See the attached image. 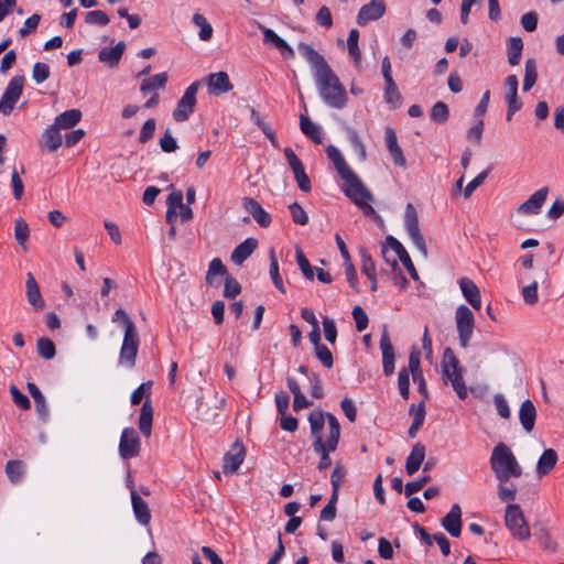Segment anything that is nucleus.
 Listing matches in <instances>:
<instances>
[{
	"label": "nucleus",
	"instance_id": "nucleus-12",
	"mask_svg": "<svg viewBox=\"0 0 564 564\" xmlns=\"http://www.w3.org/2000/svg\"><path fill=\"white\" fill-rule=\"evenodd\" d=\"M24 86V77L22 75L13 76L0 99V112L8 116L13 110L17 101L20 99Z\"/></svg>",
	"mask_w": 564,
	"mask_h": 564
},
{
	"label": "nucleus",
	"instance_id": "nucleus-53",
	"mask_svg": "<svg viewBox=\"0 0 564 564\" xmlns=\"http://www.w3.org/2000/svg\"><path fill=\"white\" fill-rule=\"evenodd\" d=\"M316 358L322 362L325 368H332L334 359L332 351L325 345H318L314 347Z\"/></svg>",
	"mask_w": 564,
	"mask_h": 564
},
{
	"label": "nucleus",
	"instance_id": "nucleus-29",
	"mask_svg": "<svg viewBox=\"0 0 564 564\" xmlns=\"http://www.w3.org/2000/svg\"><path fill=\"white\" fill-rule=\"evenodd\" d=\"M260 30L263 34V41L264 43H271L274 45L283 56L288 58H292L294 56L293 48L281 37L279 36L273 30L260 25Z\"/></svg>",
	"mask_w": 564,
	"mask_h": 564
},
{
	"label": "nucleus",
	"instance_id": "nucleus-51",
	"mask_svg": "<svg viewBox=\"0 0 564 564\" xmlns=\"http://www.w3.org/2000/svg\"><path fill=\"white\" fill-rule=\"evenodd\" d=\"M498 498L501 501H513L517 495V486L509 480H498Z\"/></svg>",
	"mask_w": 564,
	"mask_h": 564
},
{
	"label": "nucleus",
	"instance_id": "nucleus-9",
	"mask_svg": "<svg viewBox=\"0 0 564 564\" xmlns=\"http://www.w3.org/2000/svg\"><path fill=\"white\" fill-rule=\"evenodd\" d=\"M404 227L413 245L424 259L427 258V248L419 226V217L415 207L409 203L404 213Z\"/></svg>",
	"mask_w": 564,
	"mask_h": 564
},
{
	"label": "nucleus",
	"instance_id": "nucleus-61",
	"mask_svg": "<svg viewBox=\"0 0 564 564\" xmlns=\"http://www.w3.org/2000/svg\"><path fill=\"white\" fill-rule=\"evenodd\" d=\"M398 386L401 397L406 400L409 398L410 392V380L408 369L403 368L399 371Z\"/></svg>",
	"mask_w": 564,
	"mask_h": 564
},
{
	"label": "nucleus",
	"instance_id": "nucleus-43",
	"mask_svg": "<svg viewBox=\"0 0 564 564\" xmlns=\"http://www.w3.org/2000/svg\"><path fill=\"white\" fill-rule=\"evenodd\" d=\"M227 273V269L221 262L219 258H215L210 261L207 275H206V282L210 286H218L219 283L215 281V276L217 275H225Z\"/></svg>",
	"mask_w": 564,
	"mask_h": 564
},
{
	"label": "nucleus",
	"instance_id": "nucleus-13",
	"mask_svg": "<svg viewBox=\"0 0 564 564\" xmlns=\"http://www.w3.org/2000/svg\"><path fill=\"white\" fill-rule=\"evenodd\" d=\"M284 155L294 174L300 189L304 193H308L312 188L311 181L305 172L302 161L297 158L291 148L284 149Z\"/></svg>",
	"mask_w": 564,
	"mask_h": 564
},
{
	"label": "nucleus",
	"instance_id": "nucleus-48",
	"mask_svg": "<svg viewBox=\"0 0 564 564\" xmlns=\"http://www.w3.org/2000/svg\"><path fill=\"white\" fill-rule=\"evenodd\" d=\"M36 350L40 357L51 360L56 355V347L52 339L41 337L36 341Z\"/></svg>",
	"mask_w": 564,
	"mask_h": 564
},
{
	"label": "nucleus",
	"instance_id": "nucleus-50",
	"mask_svg": "<svg viewBox=\"0 0 564 564\" xmlns=\"http://www.w3.org/2000/svg\"><path fill=\"white\" fill-rule=\"evenodd\" d=\"M6 474L11 482H19L24 474V464L22 460H8L6 464Z\"/></svg>",
	"mask_w": 564,
	"mask_h": 564
},
{
	"label": "nucleus",
	"instance_id": "nucleus-49",
	"mask_svg": "<svg viewBox=\"0 0 564 564\" xmlns=\"http://www.w3.org/2000/svg\"><path fill=\"white\" fill-rule=\"evenodd\" d=\"M269 259H270V276L272 279V282L274 286L282 293H285V289L283 285L282 278L279 273V262L275 256V252L273 249L269 251Z\"/></svg>",
	"mask_w": 564,
	"mask_h": 564
},
{
	"label": "nucleus",
	"instance_id": "nucleus-15",
	"mask_svg": "<svg viewBox=\"0 0 564 564\" xmlns=\"http://www.w3.org/2000/svg\"><path fill=\"white\" fill-rule=\"evenodd\" d=\"M119 453L123 459L132 458L139 455L140 440L134 429L127 427L122 431L119 443Z\"/></svg>",
	"mask_w": 564,
	"mask_h": 564
},
{
	"label": "nucleus",
	"instance_id": "nucleus-18",
	"mask_svg": "<svg viewBox=\"0 0 564 564\" xmlns=\"http://www.w3.org/2000/svg\"><path fill=\"white\" fill-rule=\"evenodd\" d=\"M386 13L384 0H371L362 6L357 15V23L366 25L370 21L380 19Z\"/></svg>",
	"mask_w": 564,
	"mask_h": 564
},
{
	"label": "nucleus",
	"instance_id": "nucleus-45",
	"mask_svg": "<svg viewBox=\"0 0 564 564\" xmlns=\"http://www.w3.org/2000/svg\"><path fill=\"white\" fill-rule=\"evenodd\" d=\"M538 79V69L536 63L533 58H529L525 61L524 65V79H523V90L529 91Z\"/></svg>",
	"mask_w": 564,
	"mask_h": 564
},
{
	"label": "nucleus",
	"instance_id": "nucleus-47",
	"mask_svg": "<svg viewBox=\"0 0 564 564\" xmlns=\"http://www.w3.org/2000/svg\"><path fill=\"white\" fill-rule=\"evenodd\" d=\"M28 390L34 400L37 413L42 417H45L47 415V406H46V401H45L44 395L42 394L40 389L36 387V384L33 382L28 383Z\"/></svg>",
	"mask_w": 564,
	"mask_h": 564
},
{
	"label": "nucleus",
	"instance_id": "nucleus-63",
	"mask_svg": "<svg viewBox=\"0 0 564 564\" xmlns=\"http://www.w3.org/2000/svg\"><path fill=\"white\" fill-rule=\"evenodd\" d=\"M323 330H324L325 339L328 343L334 344L337 338V328H336L335 322L332 318H329V317L323 318Z\"/></svg>",
	"mask_w": 564,
	"mask_h": 564
},
{
	"label": "nucleus",
	"instance_id": "nucleus-46",
	"mask_svg": "<svg viewBox=\"0 0 564 564\" xmlns=\"http://www.w3.org/2000/svg\"><path fill=\"white\" fill-rule=\"evenodd\" d=\"M30 236V228L28 223L23 218H18L14 221V237L19 246L26 250V241Z\"/></svg>",
	"mask_w": 564,
	"mask_h": 564
},
{
	"label": "nucleus",
	"instance_id": "nucleus-62",
	"mask_svg": "<svg viewBox=\"0 0 564 564\" xmlns=\"http://www.w3.org/2000/svg\"><path fill=\"white\" fill-rule=\"evenodd\" d=\"M156 122L153 118L148 119L140 131L139 141L141 143H147L149 140L153 138L155 131Z\"/></svg>",
	"mask_w": 564,
	"mask_h": 564
},
{
	"label": "nucleus",
	"instance_id": "nucleus-64",
	"mask_svg": "<svg viewBox=\"0 0 564 564\" xmlns=\"http://www.w3.org/2000/svg\"><path fill=\"white\" fill-rule=\"evenodd\" d=\"M160 147L161 150L166 153L174 152L178 148L177 142L172 135L170 129H167L163 137L160 139Z\"/></svg>",
	"mask_w": 564,
	"mask_h": 564
},
{
	"label": "nucleus",
	"instance_id": "nucleus-8",
	"mask_svg": "<svg viewBox=\"0 0 564 564\" xmlns=\"http://www.w3.org/2000/svg\"><path fill=\"white\" fill-rule=\"evenodd\" d=\"M505 524L510 534L518 541L523 542L530 539V527L519 505L510 503L506 507Z\"/></svg>",
	"mask_w": 564,
	"mask_h": 564
},
{
	"label": "nucleus",
	"instance_id": "nucleus-52",
	"mask_svg": "<svg viewBox=\"0 0 564 564\" xmlns=\"http://www.w3.org/2000/svg\"><path fill=\"white\" fill-rule=\"evenodd\" d=\"M430 116H431V119L436 122H440V123L445 122L449 116L447 105L443 101H437L432 107Z\"/></svg>",
	"mask_w": 564,
	"mask_h": 564
},
{
	"label": "nucleus",
	"instance_id": "nucleus-16",
	"mask_svg": "<svg viewBox=\"0 0 564 564\" xmlns=\"http://www.w3.org/2000/svg\"><path fill=\"white\" fill-rule=\"evenodd\" d=\"M549 195V187L544 186L535 191L525 202L517 207V212L523 216L538 215Z\"/></svg>",
	"mask_w": 564,
	"mask_h": 564
},
{
	"label": "nucleus",
	"instance_id": "nucleus-57",
	"mask_svg": "<svg viewBox=\"0 0 564 564\" xmlns=\"http://www.w3.org/2000/svg\"><path fill=\"white\" fill-rule=\"evenodd\" d=\"M523 301L529 305H534L539 301L538 296V282L533 281L522 289Z\"/></svg>",
	"mask_w": 564,
	"mask_h": 564
},
{
	"label": "nucleus",
	"instance_id": "nucleus-14",
	"mask_svg": "<svg viewBox=\"0 0 564 564\" xmlns=\"http://www.w3.org/2000/svg\"><path fill=\"white\" fill-rule=\"evenodd\" d=\"M518 77L514 74L507 76L503 85L505 98L508 104L507 120L510 121L512 116L522 107V102L518 97Z\"/></svg>",
	"mask_w": 564,
	"mask_h": 564
},
{
	"label": "nucleus",
	"instance_id": "nucleus-55",
	"mask_svg": "<svg viewBox=\"0 0 564 564\" xmlns=\"http://www.w3.org/2000/svg\"><path fill=\"white\" fill-rule=\"evenodd\" d=\"M50 74L51 69L46 63L37 62L33 65L32 77L37 84L45 82Z\"/></svg>",
	"mask_w": 564,
	"mask_h": 564
},
{
	"label": "nucleus",
	"instance_id": "nucleus-35",
	"mask_svg": "<svg viewBox=\"0 0 564 564\" xmlns=\"http://www.w3.org/2000/svg\"><path fill=\"white\" fill-rule=\"evenodd\" d=\"M40 144L48 152H55L63 144V137L61 130L54 124H51L42 133Z\"/></svg>",
	"mask_w": 564,
	"mask_h": 564
},
{
	"label": "nucleus",
	"instance_id": "nucleus-4",
	"mask_svg": "<svg viewBox=\"0 0 564 564\" xmlns=\"http://www.w3.org/2000/svg\"><path fill=\"white\" fill-rule=\"evenodd\" d=\"M490 467L497 480L518 478L523 470L511 449L503 443L497 444L490 456Z\"/></svg>",
	"mask_w": 564,
	"mask_h": 564
},
{
	"label": "nucleus",
	"instance_id": "nucleus-41",
	"mask_svg": "<svg viewBox=\"0 0 564 564\" xmlns=\"http://www.w3.org/2000/svg\"><path fill=\"white\" fill-rule=\"evenodd\" d=\"M167 209H166V221L169 224L173 223V218L176 216V209L181 207L183 204V193L182 191H173L166 200Z\"/></svg>",
	"mask_w": 564,
	"mask_h": 564
},
{
	"label": "nucleus",
	"instance_id": "nucleus-32",
	"mask_svg": "<svg viewBox=\"0 0 564 564\" xmlns=\"http://www.w3.org/2000/svg\"><path fill=\"white\" fill-rule=\"evenodd\" d=\"M258 241L256 238H247L240 245H238L231 252V261L240 265L242 264L257 249Z\"/></svg>",
	"mask_w": 564,
	"mask_h": 564
},
{
	"label": "nucleus",
	"instance_id": "nucleus-25",
	"mask_svg": "<svg viewBox=\"0 0 564 564\" xmlns=\"http://www.w3.org/2000/svg\"><path fill=\"white\" fill-rule=\"evenodd\" d=\"M124 50L126 44L123 42L117 43L113 47L105 46L98 53V61L113 68L118 66Z\"/></svg>",
	"mask_w": 564,
	"mask_h": 564
},
{
	"label": "nucleus",
	"instance_id": "nucleus-24",
	"mask_svg": "<svg viewBox=\"0 0 564 564\" xmlns=\"http://www.w3.org/2000/svg\"><path fill=\"white\" fill-rule=\"evenodd\" d=\"M25 288H26V297H28V302L30 303V305L35 311L43 310L45 307V301L42 297L40 286L34 278V275L31 272H28V274H26Z\"/></svg>",
	"mask_w": 564,
	"mask_h": 564
},
{
	"label": "nucleus",
	"instance_id": "nucleus-20",
	"mask_svg": "<svg viewBox=\"0 0 564 564\" xmlns=\"http://www.w3.org/2000/svg\"><path fill=\"white\" fill-rule=\"evenodd\" d=\"M387 245L394 251L398 259L402 262V264L405 267L408 272L410 273L411 278L413 280H419L417 271L408 253V251L404 249V247L395 238L392 236H388Z\"/></svg>",
	"mask_w": 564,
	"mask_h": 564
},
{
	"label": "nucleus",
	"instance_id": "nucleus-60",
	"mask_svg": "<svg viewBox=\"0 0 564 564\" xmlns=\"http://www.w3.org/2000/svg\"><path fill=\"white\" fill-rule=\"evenodd\" d=\"M352 317L358 332H362L368 327V316L361 306L357 305L352 308Z\"/></svg>",
	"mask_w": 564,
	"mask_h": 564
},
{
	"label": "nucleus",
	"instance_id": "nucleus-58",
	"mask_svg": "<svg viewBox=\"0 0 564 564\" xmlns=\"http://www.w3.org/2000/svg\"><path fill=\"white\" fill-rule=\"evenodd\" d=\"M482 131L484 120L478 119L477 122L468 129L466 137L469 141H473L475 144L480 145L482 140Z\"/></svg>",
	"mask_w": 564,
	"mask_h": 564
},
{
	"label": "nucleus",
	"instance_id": "nucleus-42",
	"mask_svg": "<svg viewBox=\"0 0 564 564\" xmlns=\"http://www.w3.org/2000/svg\"><path fill=\"white\" fill-rule=\"evenodd\" d=\"M192 22L199 28L198 36L202 41L207 42L213 36V26L207 21V19L200 13H194L192 18Z\"/></svg>",
	"mask_w": 564,
	"mask_h": 564
},
{
	"label": "nucleus",
	"instance_id": "nucleus-39",
	"mask_svg": "<svg viewBox=\"0 0 564 564\" xmlns=\"http://www.w3.org/2000/svg\"><path fill=\"white\" fill-rule=\"evenodd\" d=\"M359 31L357 29L350 30L347 39L348 53L356 67L361 66V53L358 46Z\"/></svg>",
	"mask_w": 564,
	"mask_h": 564
},
{
	"label": "nucleus",
	"instance_id": "nucleus-10",
	"mask_svg": "<svg viewBox=\"0 0 564 564\" xmlns=\"http://www.w3.org/2000/svg\"><path fill=\"white\" fill-rule=\"evenodd\" d=\"M455 323L459 345L460 347L466 348L473 337L475 325L474 313L466 305H459L455 312Z\"/></svg>",
	"mask_w": 564,
	"mask_h": 564
},
{
	"label": "nucleus",
	"instance_id": "nucleus-22",
	"mask_svg": "<svg viewBox=\"0 0 564 564\" xmlns=\"http://www.w3.org/2000/svg\"><path fill=\"white\" fill-rule=\"evenodd\" d=\"M443 528L452 535L459 536L462 532V509L459 505L452 506L449 512L442 520Z\"/></svg>",
	"mask_w": 564,
	"mask_h": 564
},
{
	"label": "nucleus",
	"instance_id": "nucleus-26",
	"mask_svg": "<svg viewBox=\"0 0 564 564\" xmlns=\"http://www.w3.org/2000/svg\"><path fill=\"white\" fill-rule=\"evenodd\" d=\"M460 291L466 299V301L475 308L480 310L481 307V296L478 286L475 284L473 280L469 278H462L459 281Z\"/></svg>",
	"mask_w": 564,
	"mask_h": 564
},
{
	"label": "nucleus",
	"instance_id": "nucleus-44",
	"mask_svg": "<svg viewBox=\"0 0 564 564\" xmlns=\"http://www.w3.org/2000/svg\"><path fill=\"white\" fill-rule=\"evenodd\" d=\"M384 99L392 108H397L401 105L402 96L398 89L397 84L393 79L384 80Z\"/></svg>",
	"mask_w": 564,
	"mask_h": 564
},
{
	"label": "nucleus",
	"instance_id": "nucleus-3",
	"mask_svg": "<svg viewBox=\"0 0 564 564\" xmlns=\"http://www.w3.org/2000/svg\"><path fill=\"white\" fill-rule=\"evenodd\" d=\"M112 322H120L124 328L123 341L119 354V365L131 369L135 365L140 345L137 327L123 308H118L115 312Z\"/></svg>",
	"mask_w": 564,
	"mask_h": 564
},
{
	"label": "nucleus",
	"instance_id": "nucleus-34",
	"mask_svg": "<svg viewBox=\"0 0 564 564\" xmlns=\"http://www.w3.org/2000/svg\"><path fill=\"white\" fill-rule=\"evenodd\" d=\"M425 458V446L422 443L413 445L410 455L405 462V471L409 476H412L419 470Z\"/></svg>",
	"mask_w": 564,
	"mask_h": 564
},
{
	"label": "nucleus",
	"instance_id": "nucleus-31",
	"mask_svg": "<svg viewBox=\"0 0 564 564\" xmlns=\"http://www.w3.org/2000/svg\"><path fill=\"white\" fill-rule=\"evenodd\" d=\"M558 456L553 448L545 449L536 464V476L543 478L547 476L555 467Z\"/></svg>",
	"mask_w": 564,
	"mask_h": 564
},
{
	"label": "nucleus",
	"instance_id": "nucleus-1",
	"mask_svg": "<svg viewBox=\"0 0 564 564\" xmlns=\"http://www.w3.org/2000/svg\"><path fill=\"white\" fill-rule=\"evenodd\" d=\"M297 48L313 68L315 83L323 101L332 108L343 109L347 105V91L324 56L305 42H300Z\"/></svg>",
	"mask_w": 564,
	"mask_h": 564
},
{
	"label": "nucleus",
	"instance_id": "nucleus-5",
	"mask_svg": "<svg viewBox=\"0 0 564 564\" xmlns=\"http://www.w3.org/2000/svg\"><path fill=\"white\" fill-rule=\"evenodd\" d=\"M318 424H313V451L319 455L318 469L326 470L332 465L329 454L335 452L340 438V425L335 415H329V427L327 441L322 442L321 436L317 437Z\"/></svg>",
	"mask_w": 564,
	"mask_h": 564
},
{
	"label": "nucleus",
	"instance_id": "nucleus-28",
	"mask_svg": "<svg viewBox=\"0 0 564 564\" xmlns=\"http://www.w3.org/2000/svg\"><path fill=\"white\" fill-rule=\"evenodd\" d=\"M329 415H333L328 412H323L322 410L312 411L308 414V423L311 430V436L313 437V424L316 421L318 424L317 437L321 436L322 442L327 441L328 427H329Z\"/></svg>",
	"mask_w": 564,
	"mask_h": 564
},
{
	"label": "nucleus",
	"instance_id": "nucleus-21",
	"mask_svg": "<svg viewBox=\"0 0 564 564\" xmlns=\"http://www.w3.org/2000/svg\"><path fill=\"white\" fill-rule=\"evenodd\" d=\"M206 84L208 89L216 95L226 94L234 88V85L226 72L209 74L206 77Z\"/></svg>",
	"mask_w": 564,
	"mask_h": 564
},
{
	"label": "nucleus",
	"instance_id": "nucleus-40",
	"mask_svg": "<svg viewBox=\"0 0 564 564\" xmlns=\"http://www.w3.org/2000/svg\"><path fill=\"white\" fill-rule=\"evenodd\" d=\"M523 50V42L520 37H510L508 41V63L516 66L520 63Z\"/></svg>",
	"mask_w": 564,
	"mask_h": 564
},
{
	"label": "nucleus",
	"instance_id": "nucleus-27",
	"mask_svg": "<svg viewBox=\"0 0 564 564\" xmlns=\"http://www.w3.org/2000/svg\"><path fill=\"white\" fill-rule=\"evenodd\" d=\"M384 138L387 149L389 150L394 164L402 167L405 166L406 160L403 155L402 149L398 144L397 133L391 127H386Z\"/></svg>",
	"mask_w": 564,
	"mask_h": 564
},
{
	"label": "nucleus",
	"instance_id": "nucleus-2",
	"mask_svg": "<svg viewBox=\"0 0 564 564\" xmlns=\"http://www.w3.org/2000/svg\"><path fill=\"white\" fill-rule=\"evenodd\" d=\"M326 152L328 159L333 162L337 173L344 181L343 191L345 195L355 205H357L366 216L376 217L377 213L371 206V202H373L371 192L365 186L359 176L346 163L340 151L334 145H328Z\"/></svg>",
	"mask_w": 564,
	"mask_h": 564
},
{
	"label": "nucleus",
	"instance_id": "nucleus-38",
	"mask_svg": "<svg viewBox=\"0 0 564 564\" xmlns=\"http://www.w3.org/2000/svg\"><path fill=\"white\" fill-rule=\"evenodd\" d=\"M167 73L162 72L152 77L144 78L140 85L141 93L164 88L167 83Z\"/></svg>",
	"mask_w": 564,
	"mask_h": 564
},
{
	"label": "nucleus",
	"instance_id": "nucleus-59",
	"mask_svg": "<svg viewBox=\"0 0 564 564\" xmlns=\"http://www.w3.org/2000/svg\"><path fill=\"white\" fill-rule=\"evenodd\" d=\"M296 261H297V264H299L303 275L308 280H313L314 279L313 268L310 264L308 260L306 259V257L304 256V253L302 252L301 249L296 250Z\"/></svg>",
	"mask_w": 564,
	"mask_h": 564
},
{
	"label": "nucleus",
	"instance_id": "nucleus-7",
	"mask_svg": "<svg viewBox=\"0 0 564 564\" xmlns=\"http://www.w3.org/2000/svg\"><path fill=\"white\" fill-rule=\"evenodd\" d=\"M153 382L151 380L141 383L133 392L131 393V403L137 405L141 403L144 398V402L141 408L140 416H139V429L143 436L149 437L152 431V422H153V406L150 400V394L152 390Z\"/></svg>",
	"mask_w": 564,
	"mask_h": 564
},
{
	"label": "nucleus",
	"instance_id": "nucleus-23",
	"mask_svg": "<svg viewBox=\"0 0 564 564\" xmlns=\"http://www.w3.org/2000/svg\"><path fill=\"white\" fill-rule=\"evenodd\" d=\"M242 204L246 210L253 217V219L259 224V226L263 228L270 226L272 218L270 214L262 208L259 202L251 197H245Z\"/></svg>",
	"mask_w": 564,
	"mask_h": 564
},
{
	"label": "nucleus",
	"instance_id": "nucleus-17",
	"mask_svg": "<svg viewBox=\"0 0 564 564\" xmlns=\"http://www.w3.org/2000/svg\"><path fill=\"white\" fill-rule=\"evenodd\" d=\"M380 349L382 352V367L386 376L394 372V348L391 344L390 335L387 326H383L380 337Z\"/></svg>",
	"mask_w": 564,
	"mask_h": 564
},
{
	"label": "nucleus",
	"instance_id": "nucleus-56",
	"mask_svg": "<svg viewBox=\"0 0 564 564\" xmlns=\"http://www.w3.org/2000/svg\"><path fill=\"white\" fill-rule=\"evenodd\" d=\"M109 21L107 13L101 10L89 11L85 15V22L88 24L107 25Z\"/></svg>",
	"mask_w": 564,
	"mask_h": 564
},
{
	"label": "nucleus",
	"instance_id": "nucleus-11",
	"mask_svg": "<svg viewBox=\"0 0 564 564\" xmlns=\"http://www.w3.org/2000/svg\"><path fill=\"white\" fill-rule=\"evenodd\" d=\"M200 83L198 80L192 83L186 90L184 91L181 99L177 101L175 109L173 110V119L176 122L186 121L189 116L193 113L195 105H196V95Z\"/></svg>",
	"mask_w": 564,
	"mask_h": 564
},
{
	"label": "nucleus",
	"instance_id": "nucleus-33",
	"mask_svg": "<svg viewBox=\"0 0 564 564\" xmlns=\"http://www.w3.org/2000/svg\"><path fill=\"white\" fill-rule=\"evenodd\" d=\"M536 417V410L531 400H525L521 403L519 410V421L527 433H531L534 429Z\"/></svg>",
	"mask_w": 564,
	"mask_h": 564
},
{
	"label": "nucleus",
	"instance_id": "nucleus-30",
	"mask_svg": "<svg viewBox=\"0 0 564 564\" xmlns=\"http://www.w3.org/2000/svg\"><path fill=\"white\" fill-rule=\"evenodd\" d=\"M131 503L133 513L138 522L142 525H148L151 521V512L148 503L138 495L134 489H131Z\"/></svg>",
	"mask_w": 564,
	"mask_h": 564
},
{
	"label": "nucleus",
	"instance_id": "nucleus-37",
	"mask_svg": "<svg viewBox=\"0 0 564 564\" xmlns=\"http://www.w3.org/2000/svg\"><path fill=\"white\" fill-rule=\"evenodd\" d=\"M300 126L302 132L308 137L314 143L321 144L323 141L322 129L318 124L312 122L308 117L300 116Z\"/></svg>",
	"mask_w": 564,
	"mask_h": 564
},
{
	"label": "nucleus",
	"instance_id": "nucleus-36",
	"mask_svg": "<svg viewBox=\"0 0 564 564\" xmlns=\"http://www.w3.org/2000/svg\"><path fill=\"white\" fill-rule=\"evenodd\" d=\"M82 119L79 109H69L58 115L53 124L59 130H68L74 128Z\"/></svg>",
	"mask_w": 564,
	"mask_h": 564
},
{
	"label": "nucleus",
	"instance_id": "nucleus-19",
	"mask_svg": "<svg viewBox=\"0 0 564 564\" xmlns=\"http://www.w3.org/2000/svg\"><path fill=\"white\" fill-rule=\"evenodd\" d=\"M245 459V446L235 442L231 449L224 457L223 470L225 474H232L238 470Z\"/></svg>",
	"mask_w": 564,
	"mask_h": 564
},
{
	"label": "nucleus",
	"instance_id": "nucleus-54",
	"mask_svg": "<svg viewBox=\"0 0 564 564\" xmlns=\"http://www.w3.org/2000/svg\"><path fill=\"white\" fill-rule=\"evenodd\" d=\"M289 208H290L292 219L295 224L302 225V226L307 225L308 216L299 203H296V202L292 203L289 206Z\"/></svg>",
	"mask_w": 564,
	"mask_h": 564
},
{
	"label": "nucleus",
	"instance_id": "nucleus-6",
	"mask_svg": "<svg viewBox=\"0 0 564 564\" xmlns=\"http://www.w3.org/2000/svg\"><path fill=\"white\" fill-rule=\"evenodd\" d=\"M442 372L443 376L451 382L457 397L465 400L468 395L467 387L463 379L464 369L459 365L454 350L449 347L444 349L442 358Z\"/></svg>",
	"mask_w": 564,
	"mask_h": 564
}]
</instances>
